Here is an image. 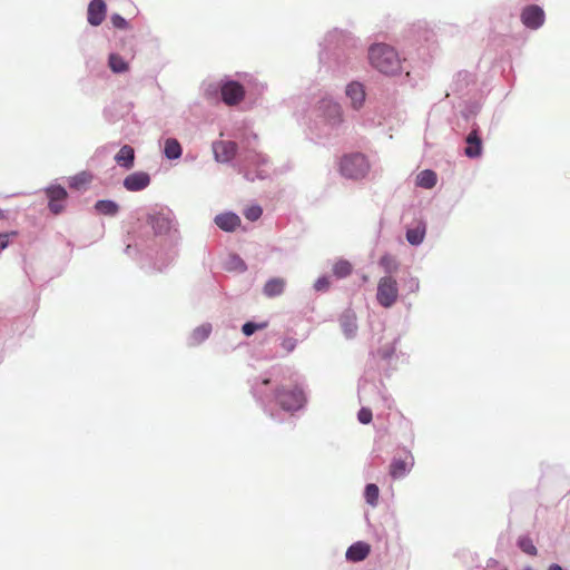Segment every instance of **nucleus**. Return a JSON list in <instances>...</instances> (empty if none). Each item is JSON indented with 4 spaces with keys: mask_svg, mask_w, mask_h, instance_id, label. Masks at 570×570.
<instances>
[{
    "mask_svg": "<svg viewBox=\"0 0 570 570\" xmlns=\"http://www.w3.org/2000/svg\"><path fill=\"white\" fill-rule=\"evenodd\" d=\"M267 327V323L266 322H263V323H254V322H247L243 325L242 327V332L244 333V335L246 336H250L253 335L256 331L258 330H264Z\"/></svg>",
    "mask_w": 570,
    "mask_h": 570,
    "instance_id": "nucleus-30",
    "label": "nucleus"
},
{
    "mask_svg": "<svg viewBox=\"0 0 570 570\" xmlns=\"http://www.w3.org/2000/svg\"><path fill=\"white\" fill-rule=\"evenodd\" d=\"M413 465V459L406 456L405 459H394L390 465V474L394 479H400L406 474Z\"/></svg>",
    "mask_w": 570,
    "mask_h": 570,
    "instance_id": "nucleus-14",
    "label": "nucleus"
},
{
    "mask_svg": "<svg viewBox=\"0 0 570 570\" xmlns=\"http://www.w3.org/2000/svg\"><path fill=\"white\" fill-rule=\"evenodd\" d=\"M332 271L337 278H343L352 273V265L350 262L341 259L333 265Z\"/></svg>",
    "mask_w": 570,
    "mask_h": 570,
    "instance_id": "nucleus-26",
    "label": "nucleus"
},
{
    "mask_svg": "<svg viewBox=\"0 0 570 570\" xmlns=\"http://www.w3.org/2000/svg\"><path fill=\"white\" fill-rule=\"evenodd\" d=\"M109 67L114 72L120 73L128 70V63L117 53H111L109 56Z\"/></svg>",
    "mask_w": 570,
    "mask_h": 570,
    "instance_id": "nucleus-25",
    "label": "nucleus"
},
{
    "mask_svg": "<svg viewBox=\"0 0 570 570\" xmlns=\"http://www.w3.org/2000/svg\"><path fill=\"white\" fill-rule=\"evenodd\" d=\"M18 232L12 230L8 233H0V250L8 247L11 237H16Z\"/></svg>",
    "mask_w": 570,
    "mask_h": 570,
    "instance_id": "nucleus-33",
    "label": "nucleus"
},
{
    "mask_svg": "<svg viewBox=\"0 0 570 570\" xmlns=\"http://www.w3.org/2000/svg\"><path fill=\"white\" fill-rule=\"evenodd\" d=\"M95 209L104 216H116L119 212V205L114 200L102 199L95 204Z\"/></svg>",
    "mask_w": 570,
    "mask_h": 570,
    "instance_id": "nucleus-20",
    "label": "nucleus"
},
{
    "mask_svg": "<svg viewBox=\"0 0 570 570\" xmlns=\"http://www.w3.org/2000/svg\"><path fill=\"white\" fill-rule=\"evenodd\" d=\"M183 149L179 141L175 138H167L165 140L164 154L168 159H178L181 156Z\"/></svg>",
    "mask_w": 570,
    "mask_h": 570,
    "instance_id": "nucleus-23",
    "label": "nucleus"
},
{
    "mask_svg": "<svg viewBox=\"0 0 570 570\" xmlns=\"http://www.w3.org/2000/svg\"><path fill=\"white\" fill-rule=\"evenodd\" d=\"M399 287L396 279L392 276H384L379 281L376 298L383 307H391L397 301Z\"/></svg>",
    "mask_w": 570,
    "mask_h": 570,
    "instance_id": "nucleus-4",
    "label": "nucleus"
},
{
    "mask_svg": "<svg viewBox=\"0 0 570 570\" xmlns=\"http://www.w3.org/2000/svg\"><path fill=\"white\" fill-rule=\"evenodd\" d=\"M116 163L126 168L130 169L134 166L135 161V150L129 145H125L120 148V150L115 156Z\"/></svg>",
    "mask_w": 570,
    "mask_h": 570,
    "instance_id": "nucleus-16",
    "label": "nucleus"
},
{
    "mask_svg": "<svg viewBox=\"0 0 570 570\" xmlns=\"http://www.w3.org/2000/svg\"><path fill=\"white\" fill-rule=\"evenodd\" d=\"M46 195L49 199V209L55 215L60 214L65 208V202L68 197L67 190L60 186H50L46 189Z\"/></svg>",
    "mask_w": 570,
    "mask_h": 570,
    "instance_id": "nucleus-5",
    "label": "nucleus"
},
{
    "mask_svg": "<svg viewBox=\"0 0 570 570\" xmlns=\"http://www.w3.org/2000/svg\"><path fill=\"white\" fill-rule=\"evenodd\" d=\"M380 266L389 274L395 273L399 268L396 258L390 254H385L380 258Z\"/></svg>",
    "mask_w": 570,
    "mask_h": 570,
    "instance_id": "nucleus-27",
    "label": "nucleus"
},
{
    "mask_svg": "<svg viewBox=\"0 0 570 570\" xmlns=\"http://www.w3.org/2000/svg\"><path fill=\"white\" fill-rule=\"evenodd\" d=\"M519 548L529 556L537 554V548L529 537H521L518 541Z\"/></svg>",
    "mask_w": 570,
    "mask_h": 570,
    "instance_id": "nucleus-29",
    "label": "nucleus"
},
{
    "mask_svg": "<svg viewBox=\"0 0 570 570\" xmlns=\"http://www.w3.org/2000/svg\"><path fill=\"white\" fill-rule=\"evenodd\" d=\"M245 96L244 87L237 81H227L222 86V98L226 105L239 104Z\"/></svg>",
    "mask_w": 570,
    "mask_h": 570,
    "instance_id": "nucleus-6",
    "label": "nucleus"
},
{
    "mask_svg": "<svg viewBox=\"0 0 570 570\" xmlns=\"http://www.w3.org/2000/svg\"><path fill=\"white\" fill-rule=\"evenodd\" d=\"M372 416V411L368 407H362L357 413V419L362 424L371 423Z\"/></svg>",
    "mask_w": 570,
    "mask_h": 570,
    "instance_id": "nucleus-32",
    "label": "nucleus"
},
{
    "mask_svg": "<svg viewBox=\"0 0 570 570\" xmlns=\"http://www.w3.org/2000/svg\"><path fill=\"white\" fill-rule=\"evenodd\" d=\"M521 21L529 29H538L544 22V12L539 6H528L521 12Z\"/></svg>",
    "mask_w": 570,
    "mask_h": 570,
    "instance_id": "nucleus-7",
    "label": "nucleus"
},
{
    "mask_svg": "<svg viewBox=\"0 0 570 570\" xmlns=\"http://www.w3.org/2000/svg\"><path fill=\"white\" fill-rule=\"evenodd\" d=\"M330 286V282L326 277L318 278L315 283V288L317 291H325Z\"/></svg>",
    "mask_w": 570,
    "mask_h": 570,
    "instance_id": "nucleus-35",
    "label": "nucleus"
},
{
    "mask_svg": "<svg viewBox=\"0 0 570 570\" xmlns=\"http://www.w3.org/2000/svg\"><path fill=\"white\" fill-rule=\"evenodd\" d=\"M425 224L422 222H419L417 225L413 228H409L406 232V240L411 245H420L425 236Z\"/></svg>",
    "mask_w": 570,
    "mask_h": 570,
    "instance_id": "nucleus-21",
    "label": "nucleus"
},
{
    "mask_svg": "<svg viewBox=\"0 0 570 570\" xmlns=\"http://www.w3.org/2000/svg\"><path fill=\"white\" fill-rule=\"evenodd\" d=\"M262 208L259 206H250L245 212L244 215L247 219L255 222L262 216Z\"/></svg>",
    "mask_w": 570,
    "mask_h": 570,
    "instance_id": "nucleus-31",
    "label": "nucleus"
},
{
    "mask_svg": "<svg viewBox=\"0 0 570 570\" xmlns=\"http://www.w3.org/2000/svg\"><path fill=\"white\" fill-rule=\"evenodd\" d=\"M370 551L371 549L367 543L356 542L347 549L346 559L354 562L362 561L368 556Z\"/></svg>",
    "mask_w": 570,
    "mask_h": 570,
    "instance_id": "nucleus-15",
    "label": "nucleus"
},
{
    "mask_svg": "<svg viewBox=\"0 0 570 570\" xmlns=\"http://www.w3.org/2000/svg\"><path fill=\"white\" fill-rule=\"evenodd\" d=\"M341 327L347 337L355 335L357 330L356 316L352 312L344 313L340 318Z\"/></svg>",
    "mask_w": 570,
    "mask_h": 570,
    "instance_id": "nucleus-18",
    "label": "nucleus"
},
{
    "mask_svg": "<svg viewBox=\"0 0 570 570\" xmlns=\"http://www.w3.org/2000/svg\"><path fill=\"white\" fill-rule=\"evenodd\" d=\"M107 7L104 0H92L88 6L87 19L91 26H100L106 18Z\"/></svg>",
    "mask_w": 570,
    "mask_h": 570,
    "instance_id": "nucleus-10",
    "label": "nucleus"
},
{
    "mask_svg": "<svg viewBox=\"0 0 570 570\" xmlns=\"http://www.w3.org/2000/svg\"><path fill=\"white\" fill-rule=\"evenodd\" d=\"M210 333L212 325L209 323L202 324L191 332L189 341L191 344L198 345L203 343L205 340H207Z\"/></svg>",
    "mask_w": 570,
    "mask_h": 570,
    "instance_id": "nucleus-22",
    "label": "nucleus"
},
{
    "mask_svg": "<svg viewBox=\"0 0 570 570\" xmlns=\"http://www.w3.org/2000/svg\"><path fill=\"white\" fill-rule=\"evenodd\" d=\"M213 151L217 161L227 163L235 157L237 144L230 140L216 141L213 145Z\"/></svg>",
    "mask_w": 570,
    "mask_h": 570,
    "instance_id": "nucleus-8",
    "label": "nucleus"
},
{
    "mask_svg": "<svg viewBox=\"0 0 570 570\" xmlns=\"http://www.w3.org/2000/svg\"><path fill=\"white\" fill-rule=\"evenodd\" d=\"M276 400L279 406L287 412L301 410L306 403V396L302 387L297 385L281 387L276 391Z\"/></svg>",
    "mask_w": 570,
    "mask_h": 570,
    "instance_id": "nucleus-3",
    "label": "nucleus"
},
{
    "mask_svg": "<svg viewBox=\"0 0 570 570\" xmlns=\"http://www.w3.org/2000/svg\"><path fill=\"white\" fill-rule=\"evenodd\" d=\"M111 22H112L114 27L118 28V29H126L128 26L126 19L122 18L120 14H114L111 17Z\"/></svg>",
    "mask_w": 570,
    "mask_h": 570,
    "instance_id": "nucleus-34",
    "label": "nucleus"
},
{
    "mask_svg": "<svg viewBox=\"0 0 570 570\" xmlns=\"http://www.w3.org/2000/svg\"><path fill=\"white\" fill-rule=\"evenodd\" d=\"M438 176L433 170L425 169L416 175V186L431 189L436 185Z\"/></svg>",
    "mask_w": 570,
    "mask_h": 570,
    "instance_id": "nucleus-19",
    "label": "nucleus"
},
{
    "mask_svg": "<svg viewBox=\"0 0 570 570\" xmlns=\"http://www.w3.org/2000/svg\"><path fill=\"white\" fill-rule=\"evenodd\" d=\"M346 95L354 108H360L365 99L364 88L360 82H352L346 88Z\"/></svg>",
    "mask_w": 570,
    "mask_h": 570,
    "instance_id": "nucleus-17",
    "label": "nucleus"
},
{
    "mask_svg": "<svg viewBox=\"0 0 570 570\" xmlns=\"http://www.w3.org/2000/svg\"><path fill=\"white\" fill-rule=\"evenodd\" d=\"M549 570H563L559 564L550 566Z\"/></svg>",
    "mask_w": 570,
    "mask_h": 570,
    "instance_id": "nucleus-37",
    "label": "nucleus"
},
{
    "mask_svg": "<svg viewBox=\"0 0 570 570\" xmlns=\"http://www.w3.org/2000/svg\"><path fill=\"white\" fill-rule=\"evenodd\" d=\"M466 147L464 154L469 158H476L482 154V139L479 135L478 129H473L466 137Z\"/></svg>",
    "mask_w": 570,
    "mask_h": 570,
    "instance_id": "nucleus-11",
    "label": "nucleus"
},
{
    "mask_svg": "<svg viewBox=\"0 0 570 570\" xmlns=\"http://www.w3.org/2000/svg\"><path fill=\"white\" fill-rule=\"evenodd\" d=\"M91 180H92V175L90 173L81 171V173H78L77 175L72 176L69 179V187L73 188V189H79V188L88 185L89 183H91Z\"/></svg>",
    "mask_w": 570,
    "mask_h": 570,
    "instance_id": "nucleus-24",
    "label": "nucleus"
},
{
    "mask_svg": "<svg viewBox=\"0 0 570 570\" xmlns=\"http://www.w3.org/2000/svg\"><path fill=\"white\" fill-rule=\"evenodd\" d=\"M372 67L385 75H394L401 70V60L395 49L386 43H375L368 49Z\"/></svg>",
    "mask_w": 570,
    "mask_h": 570,
    "instance_id": "nucleus-1",
    "label": "nucleus"
},
{
    "mask_svg": "<svg viewBox=\"0 0 570 570\" xmlns=\"http://www.w3.org/2000/svg\"><path fill=\"white\" fill-rule=\"evenodd\" d=\"M341 174L350 179H363L370 171L367 158L360 153L345 155L340 163Z\"/></svg>",
    "mask_w": 570,
    "mask_h": 570,
    "instance_id": "nucleus-2",
    "label": "nucleus"
},
{
    "mask_svg": "<svg viewBox=\"0 0 570 570\" xmlns=\"http://www.w3.org/2000/svg\"><path fill=\"white\" fill-rule=\"evenodd\" d=\"M216 225L225 232H234L240 226V218L234 213H225L217 215L215 218Z\"/></svg>",
    "mask_w": 570,
    "mask_h": 570,
    "instance_id": "nucleus-12",
    "label": "nucleus"
},
{
    "mask_svg": "<svg viewBox=\"0 0 570 570\" xmlns=\"http://www.w3.org/2000/svg\"><path fill=\"white\" fill-rule=\"evenodd\" d=\"M379 494H380V490H379L377 485H375L373 483L366 485L364 495H365V500L368 504L375 507L377 504Z\"/></svg>",
    "mask_w": 570,
    "mask_h": 570,
    "instance_id": "nucleus-28",
    "label": "nucleus"
},
{
    "mask_svg": "<svg viewBox=\"0 0 570 570\" xmlns=\"http://www.w3.org/2000/svg\"><path fill=\"white\" fill-rule=\"evenodd\" d=\"M283 346L284 348L287 351V352H291L293 351L294 346H295V341L292 340V338H288V340H285L283 342Z\"/></svg>",
    "mask_w": 570,
    "mask_h": 570,
    "instance_id": "nucleus-36",
    "label": "nucleus"
},
{
    "mask_svg": "<svg viewBox=\"0 0 570 570\" xmlns=\"http://www.w3.org/2000/svg\"><path fill=\"white\" fill-rule=\"evenodd\" d=\"M150 184V176L145 171H136L128 175L124 179V187L128 191H139L148 187Z\"/></svg>",
    "mask_w": 570,
    "mask_h": 570,
    "instance_id": "nucleus-9",
    "label": "nucleus"
},
{
    "mask_svg": "<svg viewBox=\"0 0 570 570\" xmlns=\"http://www.w3.org/2000/svg\"><path fill=\"white\" fill-rule=\"evenodd\" d=\"M286 281L282 277H273L268 279L263 287V293L266 297L273 298L284 293Z\"/></svg>",
    "mask_w": 570,
    "mask_h": 570,
    "instance_id": "nucleus-13",
    "label": "nucleus"
}]
</instances>
